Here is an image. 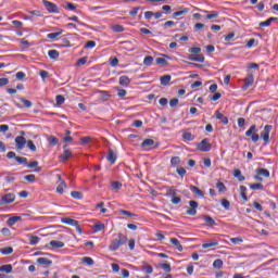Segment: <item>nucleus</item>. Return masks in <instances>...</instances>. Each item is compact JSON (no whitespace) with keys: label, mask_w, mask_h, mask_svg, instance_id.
I'll list each match as a JSON object with an SVG mask.
<instances>
[{"label":"nucleus","mask_w":278,"mask_h":278,"mask_svg":"<svg viewBox=\"0 0 278 278\" xmlns=\"http://www.w3.org/2000/svg\"><path fill=\"white\" fill-rule=\"evenodd\" d=\"M123 244H127V236L123 235V233H118L117 238H114L110 245H109V250L110 251H118V249H121V247H123Z\"/></svg>","instance_id":"f257e3e1"},{"label":"nucleus","mask_w":278,"mask_h":278,"mask_svg":"<svg viewBox=\"0 0 278 278\" xmlns=\"http://www.w3.org/2000/svg\"><path fill=\"white\" fill-rule=\"evenodd\" d=\"M41 3L45 5L47 12L49 14H60V8H58V4L49 1V0H42Z\"/></svg>","instance_id":"f03ea898"},{"label":"nucleus","mask_w":278,"mask_h":278,"mask_svg":"<svg viewBox=\"0 0 278 278\" xmlns=\"http://www.w3.org/2000/svg\"><path fill=\"white\" fill-rule=\"evenodd\" d=\"M245 136L248 138H251L252 142H258L260 141V135L257 134V126L252 125L247 131Z\"/></svg>","instance_id":"7ed1b4c3"},{"label":"nucleus","mask_w":278,"mask_h":278,"mask_svg":"<svg viewBox=\"0 0 278 278\" xmlns=\"http://www.w3.org/2000/svg\"><path fill=\"white\" fill-rule=\"evenodd\" d=\"M165 197L172 198L170 201L174 205H179V203H181V198L177 197L176 189H173V188L167 189Z\"/></svg>","instance_id":"20e7f679"},{"label":"nucleus","mask_w":278,"mask_h":278,"mask_svg":"<svg viewBox=\"0 0 278 278\" xmlns=\"http://www.w3.org/2000/svg\"><path fill=\"white\" fill-rule=\"evenodd\" d=\"M61 223H63L64 225H70V227H76L77 231L81 233V226H79V222H77L76 219H73L71 217H63L61 219Z\"/></svg>","instance_id":"39448f33"},{"label":"nucleus","mask_w":278,"mask_h":278,"mask_svg":"<svg viewBox=\"0 0 278 278\" xmlns=\"http://www.w3.org/2000/svg\"><path fill=\"white\" fill-rule=\"evenodd\" d=\"M16 201V195L14 193H7L0 199V205H10Z\"/></svg>","instance_id":"423d86ee"},{"label":"nucleus","mask_w":278,"mask_h":278,"mask_svg":"<svg viewBox=\"0 0 278 278\" xmlns=\"http://www.w3.org/2000/svg\"><path fill=\"white\" fill-rule=\"evenodd\" d=\"M190 207L187 208L186 215L187 216H197V210L199 208V202L191 200L189 201Z\"/></svg>","instance_id":"0eeeda50"},{"label":"nucleus","mask_w":278,"mask_h":278,"mask_svg":"<svg viewBox=\"0 0 278 278\" xmlns=\"http://www.w3.org/2000/svg\"><path fill=\"white\" fill-rule=\"evenodd\" d=\"M270 131H273V126L266 125L261 134V138L264 140L265 144L270 142Z\"/></svg>","instance_id":"6e6552de"},{"label":"nucleus","mask_w":278,"mask_h":278,"mask_svg":"<svg viewBox=\"0 0 278 278\" xmlns=\"http://www.w3.org/2000/svg\"><path fill=\"white\" fill-rule=\"evenodd\" d=\"M198 150L202 151V153H207V151H212V143H210L208 139H203L199 144H198Z\"/></svg>","instance_id":"1a4fd4ad"},{"label":"nucleus","mask_w":278,"mask_h":278,"mask_svg":"<svg viewBox=\"0 0 278 278\" xmlns=\"http://www.w3.org/2000/svg\"><path fill=\"white\" fill-rule=\"evenodd\" d=\"M56 179H59V185L56 187V192L59 194H64V189L68 188L66 181L62 178V175L56 174Z\"/></svg>","instance_id":"9d476101"},{"label":"nucleus","mask_w":278,"mask_h":278,"mask_svg":"<svg viewBox=\"0 0 278 278\" xmlns=\"http://www.w3.org/2000/svg\"><path fill=\"white\" fill-rule=\"evenodd\" d=\"M25 144H27V139L23 136H17L15 138V147L17 151H23L25 149Z\"/></svg>","instance_id":"9b49d317"},{"label":"nucleus","mask_w":278,"mask_h":278,"mask_svg":"<svg viewBox=\"0 0 278 278\" xmlns=\"http://www.w3.org/2000/svg\"><path fill=\"white\" fill-rule=\"evenodd\" d=\"M118 84L123 88H129V86L131 85V79L129 78V76H121Z\"/></svg>","instance_id":"f8f14e48"},{"label":"nucleus","mask_w":278,"mask_h":278,"mask_svg":"<svg viewBox=\"0 0 278 278\" xmlns=\"http://www.w3.org/2000/svg\"><path fill=\"white\" fill-rule=\"evenodd\" d=\"M243 81H244L243 88H244V90H247V88H251V86H253V83L255 81V78H254L253 74H249L247 76V78H244Z\"/></svg>","instance_id":"ddd939ff"},{"label":"nucleus","mask_w":278,"mask_h":278,"mask_svg":"<svg viewBox=\"0 0 278 278\" xmlns=\"http://www.w3.org/2000/svg\"><path fill=\"white\" fill-rule=\"evenodd\" d=\"M37 264H40V266H45V268H49L51 264H53V261L47 258V257H39L37 258Z\"/></svg>","instance_id":"4468645a"},{"label":"nucleus","mask_w":278,"mask_h":278,"mask_svg":"<svg viewBox=\"0 0 278 278\" xmlns=\"http://www.w3.org/2000/svg\"><path fill=\"white\" fill-rule=\"evenodd\" d=\"M215 118L217 121H220L223 125H229V118H227V116H224V114L220 113L219 111L215 112Z\"/></svg>","instance_id":"2eb2a0df"},{"label":"nucleus","mask_w":278,"mask_h":278,"mask_svg":"<svg viewBox=\"0 0 278 278\" xmlns=\"http://www.w3.org/2000/svg\"><path fill=\"white\" fill-rule=\"evenodd\" d=\"M202 218H203L204 223H206L207 227H216V220H214V218H212V216L203 215Z\"/></svg>","instance_id":"dca6fc26"},{"label":"nucleus","mask_w":278,"mask_h":278,"mask_svg":"<svg viewBox=\"0 0 278 278\" xmlns=\"http://www.w3.org/2000/svg\"><path fill=\"white\" fill-rule=\"evenodd\" d=\"M189 60L191 62H205V56L203 54H198V55H194V54H190L189 55Z\"/></svg>","instance_id":"f3484780"},{"label":"nucleus","mask_w":278,"mask_h":278,"mask_svg":"<svg viewBox=\"0 0 278 278\" xmlns=\"http://www.w3.org/2000/svg\"><path fill=\"white\" fill-rule=\"evenodd\" d=\"M106 160L108 162H110V164H116L117 156H116V153H114V150L109 151Z\"/></svg>","instance_id":"a211bd4d"},{"label":"nucleus","mask_w":278,"mask_h":278,"mask_svg":"<svg viewBox=\"0 0 278 278\" xmlns=\"http://www.w3.org/2000/svg\"><path fill=\"white\" fill-rule=\"evenodd\" d=\"M64 34L63 29H60L56 33H50L47 35V38H49V40H58L59 36H62Z\"/></svg>","instance_id":"6ab92c4d"},{"label":"nucleus","mask_w":278,"mask_h":278,"mask_svg":"<svg viewBox=\"0 0 278 278\" xmlns=\"http://www.w3.org/2000/svg\"><path fill=\"white\" fill-rule=\"evenodd\" d=\"M189 190H191V192H193V194H197L198 197H205V193L203 192V190L199 189V187L197 186H190Z\"/></svg>","instance_id":"aec40b11"},{"label":"nucleus","mask_w":278,"mask_h":278,"mask_svg":"<svg viewBox=\"0 0 278 278\" xmlns=\"http://www.w3.org/2000/svg\"><path fill=\"white\" fill-rule=\"evenodd\" d=\"M169 242H172L174 244V247H176L177 251H184V245H181V243L179 242V239L177 238H170Z\"/></svg>","instance_id":"412c9836"},{"label":"nucleus","mask_w":278,"mask_h":278,"mask_svg":"<svg viewBox=\"0 0 278 278\" xmlns=\"http://www.w3.org/2000/svg\"><path fill=\"white\" fill-rule=\"evenodd\" d=\"M50 247H52V249H64V242L63 241H55L52 240L49 242Z\"/></svg>","instance_id":"4be33fe9"},{"label":"nucleus","mask_w":278,"mask_h":278,"mask_svg":"<svg viewBox=\"0 0 278 278\" xmlns=\"http://www.w3.org/2000/svg\"><path fill=\"white\" fill-rule=\"evenodd\" d=\"M232 175L236 179H238V181H244V179H247L244 176H242V170L240 169H235Z\"/></svg>","instance_id":"5701e85b"},{"label":"nucleus","mask_w":278,"mask_h":278,"mask_svg":"<svg viewBox=\"0 0 278 278\" xmlns=\"http://www.w3.org/2000/svg\"><path fill=\"white\" fill-rule=\"evenodd\" d=\"M277 20H278L277 17H269L265 22H261L260 27H270V25H273L274 21H277Z\"/></svg>","instance_id":"b1692460"},{"label":"nucleus","mask_w":278,"mask_h":278,"mask_svg":"<svg viewBox=\"0 0 278 278\" xmlns=\"http://www.w3.org/2000/svg\"><path fill=\"white\" fill-rule=\"evenodd\" d=\"M73 157V152L71 150H64L63 154L61 155L62 162H66V160H71Z\"/></svg>","instance_id":"393cba45"},{"label":"nucleus","mask_w":278,"mask_h":278,"mask_svg":"<svg viewBox=\"0 0 278 278\" xmlns=\"http://www.w3.org/2000/svg\"><path fill=\"white\" fill-rule=\"evenodd\" d=\"M0 253H2V255H12V253H14V249L12 247H5L0 249Z\"/></svg>","instance_id":"a878e982"},{"label":"nucleus","mask_w":278,"mask_h":278,"mask_svg":"<svg viewBox=\"0 0 278 278\" xmlns=\"http://www.w3.org/2000/svg\"><path fill=\"white\" fill-rule=\"evenodd\" d=\"M212 247H218V242L216 240H211L202 244V249H211Z\"/></svg>","instance_id":"bb28decb"},{"label":"nucleus","mask_w":278,"mask_h":278,"mask_svg":"<svg viewBox=\"0 0 278 278\" xmlns=\"http://www.w3.org/2000/svg\"><path fill=\"white\" fill-rule=\"evenodd\" d=\"M38 242H40V239L36 236H29L28 237V243L31 245V247H36V244H38Z\"/></svg>","instance_id":"cd10ccee"},{"label":"nucleus","mask_w":278,"mask_h":278,"mask_svg":"<svg viewBox=\"0 0 278 278\" xmlns=\"http://www.w3.org/2000/svg\"><path fill=\"white\" fill-rule=\"evenodd\" d=\"M155 144V141L153 139H144L141 143V147L143 149H147V147H153Z\"/></svg>","instance_id":"c85d7f7f"},{"label":"nucleus","mask_w":278,"mask_h":278,"mask_svg":"<svg viewBox=\"0 0 278 278\" xmlns=\"http://www.w3.org/2000/svg\"><path fill=\"white\" fill-rule=\"evenodd\" d=\"M12 270H13V267L10 264L0 266V273L10 274V273H12Z\"/></svg>","instance_id":"c756f323"},{"label":"nucleus","mask_w":278,"mask_h":278,"mask_svg":"<svg viewBox=\"0 0 278 278\" xmlns=\"http://www.w3.org/2000/svg\"><path fill=\"white\" fill-rule=\"evenodd\" d=\"M170 75H164L161 77V86H168L170 84Z\"/></svg>","instance_id":"7c9ffc66"},{"label":"nucleus","mask_w":278,"mask_h":278,"mask_svg":"<svg viewBox=\"0 0 278 278\" xmlns=\"http://www.w3.org/2000/svg\"><path fill=\"white\" fill-rule=\"evenodd\" d=\"M48 55L50 60H58V58H60V52L58 50H49Z\"/></svg>","instance_id":"2f4dec72"},{"label":"nucleus","mask_w":278,"mask_h":278,"mask_svg":"<svg viewBox=\"0 0 278 278\" xmlns=\"http://www.w3.org/2000/svg\"><path fill=\"white\" fill-rule=\"evenodd\" d=\"M240 197L243 199V201H249V197H247V187L240 186Z\"/></svg>","instance_id":"473e14b6"},{"label":"nucleus","mask_w":278,"mask_h":278,"mask_svg":"<svg viewBox=\"0 0 278 278\" xmlns=\"http://www.w3.org/2000/svg\"><path fill=\"white\" fill-rule=\"evenodd\" d=\"M21 219H22L21 216H13V217H10V218L8 219V225H9L10 227H13V225L17 224L18 220H21Z\"/></svg>","instance_id":"72a5a7b5"},{"label":"nucleus","mask_w":278,"mask_h":278,"mask_svg":"<svg viewBox=\"0 0 278 278\" xmlns=\"http://www.w3.org/2000/svg\"><path fill=\"white\" fill-rule=\"evenodd\" d=\"M257 175H260L261 177H270V172H268V169L266 168H258L256 170Z\"/></svg>","instance_id":"f704fd0d"},{"label":"nucleus","mask_w":278,"mask_h":278,"mask_svg":"<svg viewBox=\"0 0 278 278\" xmlns=\"http://www.w3.org/2000/svg\"><path fill=\"white\" fill-rule=\"evenodd\" d=\"M141 270H143V273H146L147 275H152L153 266L146 264L141 267Z\"/></svg>","instance_id":"c9c22d12"},{"label":"nucleus","mask_w":278,"mask_h":278,"mask_svg":"<svg viewBox=\"0 0 278 278\" xmlns=\"http://www.w3.org/2000/svg\"><path fill=\"white\" fill-rule=\"evenodd\" d=\"M48 142L51 144V147H56V144L60 142V139H58L55 136H50L48 138Z\"/></svg>","instance_id":"e433bc0d"},{"label":"nucleus","mask_w":278,"mask_h":278,"mask_svg":"<svg viewBox=\"0 0 278 278\" xmlns=\"http://www.w3.org/2000/svg\"><path fill=\"white\" fill-rule=\"evenodd\" d=\"M94 232L103 231L105 229V224L103 223H97L93 225Z\"/></svg>","instance_id":"4c0bfd02"},{"label":"nucleus","mask_w":278,"mask_h":278,"mask_svg":"<svg viewBox=\"0 0 278 278\" xmlns=\"http://www.w3.org/2000/svg\"><path fill=\"white\" fill-rule=\"evenodd\" d=\"M111 29H112L113 31H115L116 34H121V33L125 31V27H123V25H118V24L113 25V26L111 27Z\"/></svg>","instance_id":"58836bf2"},{"label":"nucleus","mask_w":278,"mask_h":278,"mask_svg":"<svg viewBox=\"0 0 278 278\" xmlns=\"http://www.w3.org/2000/svg\"><path fill=\"white\" fill-rule=\"evenodd\" d=\"M83 264H86L87 266H94V260L89 256L83 257Z\"/></svg>","instance_id":"ea45409f"},{"label":"nucleus","mask_w":278,"mask_h":278,"mask_svg":"<svg viewBox=\"0 0 278 278\" xmlns=\"http://www.w3.org/2000/svg\"><path fill=\"white\" fill-rule=\"evenodd\" d=\"M224 263L223 260L217 258L213 262V268H217L218 270H220V268H223Z\"/></svg>","instance_id":"a19ab883"},{"label":"nucleus","mask_w":278,"mask_h":278,"mask_svg":"<svg viewBox=\"0 0 278 278\" xmlns=\"http://www.w3.org/2000/svg\"><path fill=\"white\" fill-rule=\"evenodd\" d=\"M179 164H181V159L179 156H173L170 159V165L172 166H179Z\"/></svg>","instance_id":"79ce46f5"},{"label":"nucleus","mask_w":278,"mask_h":278,"mask_svg":"<svg viewBox=\"0 0 278 278\" xmlns=\"http://www.w3.org/2000/svg\"><path fill=\"white\" fill-rule=\"evenodd\" d=\"M71 197L72 199L81 200L84 199V193H81L80 191H72Z\"/></svg>","instance_id":"37998d69"},{"label":"nucleus","mask_w":278,"mask_h":278,"mask_svg":"<svg viewBox=\"0 0 278 278\" xmlns=\"http://www.w3.org/2000/svg\"><path fill=\"white\" fill-rule=\"evenodd\" d=\"M118 213L122 214V216H129L130 218H136V216H138L126 210H119Z\"/></svg>","instance_id":"c03bdc74"},{"label":"nucleus","mask_w":278,"mask_h":278,"mask_svg":"<svg viewBox=\"0 0 278 278\" xmlns=\"http://www.w3.org/2000/svg\"><path fill=\"white\" fill-rule=\"evenodd\" d=\"M216 188H217L218 192H227V187L225 186V184L223 181H218L216 184Z\"/></svg>","instance_id":"a18cd8bd"},{"label":"nucleus","mask_w":278,"mask_h":278,"mask_svg":"<svg viewBox=\"0 0 278 278\" xmlns=\"http://www.w3.org/2000/svg\"><path fill=\"white\" fill-rule=\"evenodd\" d=\"M250 190H264V185L261 182L250 185Z\"/></svg>","instance_id":"49530a36"},{"label":"nucleus","mask_w":278,"mask_h":278,"mask_svg":"<svg viewBox=\"0 0 278 278\" xmlns=\"http://www.w3.org/2000/svg\"><path fill=\"white\" fill-rule=\"evenodd\" d=\"M160 268H162V270H164L165 273H170V270H173V268L170 267V263H163L160 265Z\"/></svg>","instance_id":"de8ad7c7"},{"label":"nucleus","mask_w":278,"mask_h":278,"mask_svg":"<svg viewBox=\"0 0 278 278\" xmlns=\"http://www.w3.org/2000/svg\"><path fill=\"white\" fill-rule=\"evenodd\" d=\"M182 139L187 142H192V140H194V137L192 136V132H185L182 135Z\"/></svg>","instance_id":"09e8293b"},{"label":"nucleus","mask_w":278,"mask_h":278,"mask_svg":"<svg viewBox=\"0 0 278 278\" xmlns=\"http://www.w3.org/2000/svg\"><path fill=\"white\" fill-rule=\"evenodd\" d=\"M151 64H153V56L148 55L143 59V65L144 66H151Z\"/></svg>","instance_id":"8fccbe9b"},{"label":"nucleus","mask_w":278,"mask_h":278,"mask_svg":"<svg viewBox=\"0 0 278 278\" xmlns=\"http://www.w3.org/2000/svg\"><path fill=\"white\" fill-rule=\"evenodd\" d=\"M207 21H212V18H218V11H211L207 15H206Z\"/></svg>","instance_id":"3c124183"},{"label":"nucleus","mask_w":278,"mask_h":278,"mask_svg":"<svg viewBox=\"0 0 278 278\" xmlns=\"http://www.w3.org/2000/svg\"><path fill=\"white\" fill-rule=\"evenodd\" d=\"M188 12H190V9H184L181 11H176V12H174V17L184 16L185 14H188Z\"/></svg>","instance_id":"603ef678"},{"label":"nucleus","mask_w":278,"mask_h":278,"mask_svg":"<svg viewBox=\"0 0 278 278\" xmlns=\"http://www.w3.org/2000/svg\"><path fill=\"white\" fill-rule=\"evenodd\" d=\"M111 188L112 190H121V188H123V184H121V181H113L111 184Z\"/></svg>","instance_id":"864d4df0"},{"label":"nucleus","mask_w":278,"mask_h":278,"mask_svg":"<svg viewBox=\"0 0 278 278\" xmlns=\"http://www.w3.org/2000/svg\"><path fill=\"white\" fill-rule=\"evenodd\" d=\"M55 101H56V105H64V101H66V99L64 98V96L59 94L56 96Z\"/></svg>","instance_id":"5fc2aeb1"},{"label":"nucleus","mask_w":278,"mask_h":278,"mask_svg":"<svg viewBox=\"0 0 278 278\" xmlns=\"http://www.w3.org/2000/svg\"><path fill=\"white\" fill-rule=\"evenodd\" d=\"M20 101L23 104V108H31V101H29L25 98H21Z\"/></svg>","instance_id":"6e6d98bb"},{"label":"nucleus","mask_w":278,"mask_h":278,"mask_svg":"<svg viewBox=\"0 0 278 278\" xmlns=\"http://www.w3.org/2000/svg\"><path fill=\"white\" fill-rule=\"evenodd\" d=\"M230 242L233 244H242V242H244V239L240 237H235V238H230Z\"/></svg>","instance_id":"4d7b16f0"},{"label":"nucleus","mask_w":278,"mask_h":278,"mask_svg":"<svg viewBox=\"0 0 278 278\" xmlns=\"http://www.w3.org/2000/svg\"><path fill=\"white\" fill-rule=\"evenodd\" d=\"M24 179H25L26 181H28L29 184H34V181H36V175H34V174L26 175V176L24 177Z\"/></svg>","instance_id":"13d9d810"},{"label":"nucleus","mask_w":278,"mask_h":278,"mask_svg":"<svg viewBox=\"0 0 278 278\" xmlns=\"http://www.w3.org/2000/svg\"><path fill=\"white\" fill-rule=\"evenodd\" d=\"M15 161L17 162V164H25V166H27V157L16 156Z\"/></svg>","instance_id":"bf43d9fd"},{"label":"nucleus","mask_w":278,"mask_h":278,"mask_svg":"<svg viewBox=\"0 0 278 278\" xmlns=\"http://www.w3.org/2000/svg\"><path fill=\"white\" fill-rule=\"evenodd\" d=\"M66 136L63 138V142H73V137H71V130L65 131Z\"/></svg>","instance_id":"052dcab7"},{"label":"nucleus","mask_w":278,"mask_h":278,"mask_svg":"<svg viewBox=\"0 0 278 278\" xmlns=\"http://www.w3.org/2000/svg\"><path fill=\"white\" fill-rule=\"evenodd\" d=\"M222 205L224 206V208L226 211H229V207H230L231 203L227 199H222Z\"/></svg>","instance_id":"680f3d73"},{"label":"nucleus","mask_w":278,"mask_h":278,"mask_svg":"<svg viewBox=\"0 0 278 278\" xmlns=\"http://www.w3.org/2000/svg\"><path fill=\"white\" fill-rule=\"evenodd\" d=\"M26 144H27V147H28V149H29L30 151H33V152H36V151H37L36 144H34V141L28 140V141H26Z\"/></svg>","instance_id":"e2e57ef3"},{"label":"nucleus","mask_w":278,"mask_h":278,"mask_svg":"<svg viewBox=\"0 0 278 278\" xmlns=\"http://www.w3.org/2000/svg\"><path fill=\"white\" fill-rule=\"evenodd\" d=\"M187 273H188V275H193L194 274V263H189L188 264Z\"/></svg>","instance_id":"0e129e2a"},{"label":"nucleus","mask_w":278,"mask_h":278,"mask_svg":"<svg viewBox=\"0 0 278 278\" xmlns=\"http://www.w3.org/2000/svg\"><path fill=\"white\" fill-rule=\"evenodd\" d=\"M66 10H70L72 12H75V10H77V5H75L74 3L72 2H66V5H65Z\"/></svg>","instance_id":"69168bd1"},{"label":"nucleus","mask_w":278,"mask_h":278,"mask_svg":"<svg viewBox=\"0 0 278 278\" xmlns=\"http://www.w3.org/2000/svg\"><path fill=\"white\" fill-rule=\"evenodd\" d=\"M26 76L27 75L25 74V72H17L15 74V77H16V79H18V81H22V79H25Z\"/></svg>","instance_id":"338daca9"},{"label":"nucleus","mask_w":278,"mask_h":278,"mask_svg":"<svg viewBox=\"0 0 278 278\" xmlns=\"http://www.w3.org/2000/svg\"><path fill=\"white\" fill-rule=\"evenodd\" d=\"M62 47H73V45L71 43V40H68V38H63L62 39Z\"/></svg>","instance_id":"774afa93"}]
</instances>
